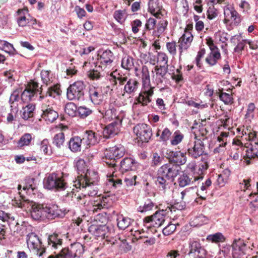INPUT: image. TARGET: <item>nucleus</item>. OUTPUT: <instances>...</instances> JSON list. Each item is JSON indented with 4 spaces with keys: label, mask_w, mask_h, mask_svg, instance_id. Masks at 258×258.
Returning <instances> with one entry per match:
<instances>
[{
    "label": "nucleus",
    "mask_w": 258,
    "mask_h": 258,
    "mask_svg": "<svg viewBox=\"0 0 258 258\" xmlns=\"http://www.w3.org/2000/svg\"><path fill=\"white\" fill-rule=\"evenodd\" d=\"M23 11L19 10L18 13L19 16L17 18V23L20 27H24L28 25L29 23V18H27L25 16L21 15Z\"/></svg>",
    "instance_id": "nucleus-60"
},
{
    "label": "nucleus",
    "mask_w": 258,
    "mask_h": 258,
    "mask_svg": "<svg viewBox=\"0 0 258 258\" xmlns=\"http://www.w3.org/2000/svg\"><path fill=\"white\" fill-rule=\"evenodd\" d=\"M153 87L151 86L150 80H142V89L139 96L136 99L134 105L141 104L146 106L151 101V97L153 94Z\"/></svg>",
    "instance_id": "nucleus-9"
},
{
    "label": "nucleus",
    "mask_w": 258,
    "mask_h": 258,
    "mask_svg": "<svg viewBox=\"0 0 258 258\" xmlns=\"http://www.w3.org/2000/svg\"><path fill=\"white\" fill-rule=\"evenodd\" d=\"M134 133L142 142H148L152 136V129L145 123H139L134 127Z\"/></svg>",
    "instance_id": "nucleus-12"
},
{
    "label": "nucleus",
    "mask_w": 258,
    "mask_h": 258,
    "mask_svg": "<svg viewBox=\"0 0 258 258\" xmlns=\"http://www.w3.org/2000/svg\"><path fill=\"white\" fill-rule=\"evenodd\" d=\"M189 250L188 254L190 257H197L199 256L205 257L206 251L203 248L199 241H191L189 244Z\"/></svg>",
    "instance_id": "nucleus-20"
},
{
    "label": "nucleus",
    "mask_w": 258,
    "mask_h": 258,
    "mask_svg": "<svg viewBox=\"0 0 258 258\" xmlns=\"http://www.w3.org/2000/svg\"><path fill=\"white\" fill-rule=\"evenodd\" d=\"M208 168V164L205 160H201L198 163L197 166V170L196 171L197 175L195 176V180L202 179L203 178V174Z\"/></svg>",
    "instance_id": "nucleus-37"
},
{
    "label": "nucleus",
    "mask_w": 258,
    "mask_h": 258,
    "mask_svg": "<svg viewBox=\"0 0 258 258\" xmlns=\"http://www.w3.org/2000/svg\"><path fill=\"white\" fill-rule=\"evenodd\" d=\"M204 144L200 139H196L194 147L190 149L188 148L187 151L190 155L194 158H197L201 156L204 152Z\"/></svg>",
    "instance_id": "nucleus-26"
},
{
    "label": "nucleus",
    "mask_w": 258,
    "mask_h": 258,
    "mask_svg": "<svg viewBox=\"0 0 258 258\" xmlns=\"http://www.w3.org/2000/svg\"><path fill=\"white\" fill-rule=\"evenodd\" d=\"M99 135L92 130L86 131L83 136V144L86 146L94 145L99 141Z\"/></svg>",
    "instance_id": "nucleus-22"
},
{
    "label": "nucleus",
    "mask_w": 258,
    "mask_h": 258,
    "mask_svg": "<svg viewBox=\"0 0 258 258\" xmlns=\"http://www.w3.org/2000/svg\"><path fill=\"white\" fill-rule=\"evenodd\" d=\"M31 206V216L36 220H43L47 218L53 220L56 218H62L68 214L70 210L67 208L59 209L58 206L52 203H31L29 200H24L20 203L21 208L28 207Z\"/></svg>",
    "instance_id": "nucleus-1"
},
{
    "label": "nucleus",
    "mask_w": 258,
    "mask_h": 258,
    "mask_svg": "<svg viewBox=\"0 0 258 258\" xmlns=\"http://www.w3.org/2000/svg\"><path fill=\"white\" fill-rule=\"evenodd\" d=\"M113 59V53L109 50H106L100 55L99 61L101 66H99L98 67L101 68L104 67V69L107 67L110 68Z\"/></svg>",
    "instance_id": "nucleus-24"
},
{
    "label": "nucleus",
    "mask_w": 258,
    "mask_h": 258,
    "mask_svg": "<svg viewBox=\"0 0 258 258\" xmlns=\"http://www.w3.org/2000/svg\"><path fill=\"white\" fill-rule=\"evenodd\" d=\"M89 98L91 102L95 105L102 103L104 96L101 88L91 86L89 89Z\"/></svg>",
    "instance_id": "nucleus-17"
},
{
    "label": "nucleus",
    "mask_w": 258,
    "mask_h": 258,
    "mask_svg": "<svg viewBox=\"0 0 258 258\" xmlns=\"http://www.w3.org/2000/svg\"><path fill=\"white\" fill-rule=\"evenodd\" d=\"M155 71L156 72V82L157 84H159L162 82V79L164 78L167 72V66H156Z\"/></svg>",
    "instance_id": "nucleus-42"
},
{
    "label": "nucleus",
    "mask_w": 258,
    "mask_h": 258,
    "mask_svg": "<svg viewBox=\"0 0 258 258\" xmlns=\"http://www.w3.org/2000/svg\"><path fill=\"white\" fill-rule=\"evenodd\" d=\"M41 108L42 111L41 117L46 121L52 123L58 118V114L57 112L49 105L43 103L42 104Z\"/></svg>",
    "instance_id": "nucleus-19"
},
{
    "label": "nucleus",
    "mask_w": 258,
    "mask_h": 258,
    "mask_svg": "<svg viewBox=\"0 0 258 258\" xmlns=\"http://www.w3.org/2000/svg\"><path fill=\"white\" fill-rule=\"evenodd\" d=\"M164 159V157L162 155H159L157 153L153 154L152 160L151 162L152 166H157L160 165Z\"/></svg>",
    "instance_id": "nucleus-57"
},
{
    "label": "nucleus",
    "mask_w": 258,
    "mask_h": 258,
    "mask_svg": "<svg viewBox=\"0 0 258 258\" xmlns=\"http://www.w3.org/2000/svg\"><path fill=\"white\" fill-rule=\"evenodd\" d=\"M158 22L156 30L153 32V35L155 36L160 37L166 29L168 22L166 20L159 19Z\"/></svg>",
    "instance_id": "nucleus-44"
},
{
    "label": "nucleus",
    "mask_w": 258,
    "mask_h": 258,
    "mask_svg": "<svg viewBox=\"0 0 258 258\" xmlns=\"http://www.w3.org/2000/svg\"><path fill=\"white\" fill-rule=\"evenodd\" d=\"M227 35V33L221 31H218L215 33L214 37L216 41L224 43L228 40Z\"/></svg>",
    "instance_id": "nucleus-64"
},
{
    "label": "nucleus",
    "mask_w": 258,
    "mask_h": 258,
    "mask_svg": "<svg viewBox=\"0 0 258 258\" xmlns=\"http://www.w3.org/2000/svg\"><path fill=\"white\" fill-rule=\"evenodd\" d=\"M35 109V105L32 103H29L25 107H23L21 110L22 118L25 120H28L29 118L33 117Z\"/></svg>",
    "instance_id": "nucleus-39"
},
{
    "label": "nucleus",
    "mask_w": 258,
    "mask_h": 258,
    "mask_svg": "<svg viewBox=\"0 0 258 258\" xmlns=\"http://www.w3.org/2000/svg\"><path fill=\"white\" fill-rule=\"evenodd\" d=\"M42 92V86L39 87V83L33 80L29 83L23 91L21 89V100L24 103H28L34 100L38 93L40 95Z\"/></svg>",
    "instance_id": "nucleus-8"
},
{
    "label": "nucleus",
    "mask_w": 258,
    "mask_h": 258,
    "mask_svg": "<svg viewBox=\"0 0 258 258\" xmlns=\"http://www.w3.org/2000/svg\"><path fill=\"white\" fill-rule=\"evenodd\" d=\"M27 247L30 251H33L37 255L40 256L45 252L42 247V242L39 237L34 233H30L27 236Z\"/></svg>",
    "instance_id": "nucleus-11"
},
{
    "label": "nucleus",
    "mask_w": 258,
    "mask_h": 258,
    "mask_svg": "<svg viewBox=\"0 0 258 258\" xmlns=\"http://www.w3.org/2000/svg\"><path fill=\"white\" fill-rule=\"evenodd\" d=\"M78 108L74 103L69 102L66 104L64 111L69 116L74 117L77 114Z\"/></svg>",
    "instance_id": "nucleus-50"
},
{
    "label": "nucleus",
    "mask_w": 258,
    "mask_h": 258,
    "mask_svg": "<svg viewBox=\"0 0 258 258\" xmlns=\"http://www.w3.org/2000/svg\"><path fill=\"white\" fill-rule=\"evenodd\" d=\"M85 87L83 81H78L74 82L67 89V98L70 100H84Z\"/></svg>",
    "instance_id": "nucleus-6"
},
{
    "label": "nucleus",
    "mask_w": 258,
    "mask_h": 258,
    "mask_svg": "<svg viewBox=\"0 0 258 258\" xmlns=\"http://www.w3.org/2000/svg\"><path fill=\"white\" fill-rule=\"evenodd\" d=\"M219 98L225 104H231L233 103V99L231 94L221 92L219 95Z\"/></svg>",
    "instance_id": "nucleus-56"
},
{
    "label": "nucleus",
    "mask_w": 258,
    "mask_h": 258,
    "mask_svg": "<svg viewBox=\"0 0 258 258\" xmlns=\"http://www.w3.org/2000/svg\"><path fill=\"white\" fill-rule=\"evenodd\" d=\"M207 240L213 243H218L223 242L225 240V237L221 233L217 232L208 235Z\"/></svg>",
    "instance_id": "nucleus-54"
},
{
    "label": "nucleus",
    "mask_w": 258,
    "mask_h": 258,
    "mask_svg": "<svg viewBox=\"0 0 258 258\" xmlns=\"http://www.w3.org/2000/svg\"><path fill=\"white\" fill-rule=\"evenodd\" d=\"M166 214V211L160 210L157 211L151 216L145 217L144 219V221L146 223H150V226L159 227L165 221Z\"/></svg>",
    "instance_id": "nucleus-16"
},
{
    "label": "nucleus",
    "mask_w": 258,
    "mask_h": 258,
    "mask_svg": "<svg viewBox=\"0 0 258 258\" xmlns=\"http://www.w3.org/2000/svg\"><path fill=\"white\" fill-rule=\"evenodd\" d=\"M119 86L124 85L123 95L125 93L131 95L138 89L139 83L135 79L128 78L126 75L118 79Z\"/></svg>",
    "instance_id": "nucleus-13"
},
{
    "label": "nucleus",
    "mask_w": 258,
    "mask_h": 258,
    "mask_svg": "<svg viewBox=\"0 0 258 258\" xmlns=\"http://www.w3.org/2000/svg\"><path fill=\"white\" fill-rule=\"evenodd\" d=\"M243 143L238 139H234L232 143L230 157L234 160H238Z\"/></svg>",
    "instance_id": "nucleus-31"
},
{
    "label": "nucleus",
    "mask_w": 258,
    "mask_h": 258,
    "mask_svg": "<svg viewBox=\"0 0 258 258\" xmlns=\"http://www.w3.org/2000/svg\"><path fill=\"white\" fill-rule=\"evenodd\" d=\"M0 48L10 54H14L16 52L13 44L4 40H0Z\"/></svg>",
    "instance_id": "nucleus-49"
},
{
    "label": "nucleus",
    "mask_w": 258,
    "mask_h": 258,
    "mask_svg": "<svg viewBox=\"0 0 258 258\" xmlns=\"http://www.w3.org/2000/svg\"><path fill=\"white\" fill-rule=\"evenodd\" d=\"M84 251V246L80 242H75L71 244L70 247H65L61 249V253L63 254V258L79 257Z\"/></svg>",
    "instance_id": "nucleus-14"
},
{
    "label": "nucleus",
    "mask_w": 258,
    "mask_h": 258,
    "mask_svg": "<svg viewBox=\"0 0 258 258\" xmlns=\"http://www.w3.org/2000/svg\"><path fill=\"white\" fill-rule=\"evenodd\" d=\"M35 179L34 178L28 177L25 179V185L23 186L24 190H29L31 189L32 191H34L35 189L34 184Z\"/></svg>",
    "instance_id": "nucleus-62"
},
{
    "label": "nucleus",
    "mask_w": 258,
    "mask_h": 258,
    "mask_svg": "<svg viewBox=\"0 0 258 258\" xmlns=\"http://www.w3.org/2000/svg\"><path fill=\"white\" fill-rule=\"evenodd\" d=\"M229 134V133L228 132H222L220 134L217 139V141L219 143L218 147H217L214 149V152L215 153H219L224 150L225 147L227 144V140Z\"/></svg>",
    "instance_id": "nucleus-34"
},
{
    "label": "nucleus",
    "mask_w": 258,
    "mask_h": 258,
    "mask_svg": "<svg viewBox=\"0 0 258 258\" xmlns=\"http://www.w3.org/2000/svg\"><path fill=\"white\" fill-rule=\"evenodd\" d=\"M48 246L53 249H56L61 246L62 244V235L56 232L48 235L47 237Z\"/></svg>",
    "instance_id": "nucleus-25"
},
{
    "label": "nucleus",
    "mask_w": 258,
    "mask_h": 258,
    "mask_svg": "<svg viewBox=\"0 0 258 258\" xmlns=\"http://www.w3.org/2000/svg\"><path fill=\"white\" fill-rule=\"evenodd\" d=\"M83 139L79 136L71 138L69 142V148L73 152H80L81 150V145Z\"/></svg>",
    "instance_id": "nucleus-35"
},
{
    "label": "nucleus",
    "mask_w": 258,
    "mask_h": 258,
    "mask_svg": "<svg viewBox=\"0 0 258 258\" xmlns=\"http://www.w3.org/2000/svg\"><path fill=\"white\" fill-rule=\"evenodd\" d=\"M137 178V175L132 173L117 174L113 172L112 174L107 179V184L111 186L112 188L116 189L121 186L122 184V181L123 180L125 185L130 188L138 183Z\"/></svg>",
    "instance_id": "nucleus-4"
},
{
    "label": "nucleus",
    "mask_w": 258,
    "mask_h": 258,
    "mask_svg": "<svg viewBox=\"0 0 258 258\" xmlns=\"http://www.w3.org/2000/svg\"><path fill=\"white\" fill-rule=\"evenodd\" d=\"M32 135L29 133L24 134L18 142V146L22 147L25 146H28L32 141Z\"/></svg>",
    "instance_id": "nucleus-51"
},
{
    "label": "nucleus",
    "mask_w": 258,
    "mask_h": 258,
    "mask_svg": "<svg viewBox=\"0 0 258 258\" xmlns=\"http://www.w3.org/2000/svg\"><path fill=\"white\" fill-rule=\"evenodd\" d=\"M117 221L118 227L120 229L124 230L131 225L133 220L128 217L120 215L118 216Z\"/></svg>",
    "instance_id": "nucleus-45"
},
{
    "label": "nucleus",
    "mask_w": 258,
    "mask_h": 258,
    "mask_svg": "<svg viewBox=\"0 0 258 258\" xmlns=\"http://www.w3.org/2000/svg\"><path fill=\"white\" fill-rule=\"evenodd\" d=\"M212 185V180L210 178L206 179L205 182L202 183L200 188L198 190V195L199 198L202 200L206 199L207 190Z\"/></svg>",
    "instance_id": "nucleus-41"
},
{
    "label": "nucleus",
    "mask_w": 258,
    "mask_h": 258,
    "mask_svg": "<svg viewBox=\"0 0 258 258\" xmlns=\"http://www.w3.org/2000/svg\"><path fill=\"white\" fill-rule=\"evenodd\" d=\"M10 108V112L8 114L7 117V121L8 123H12L13 121L16 120L19 111V108L12 107Z\"/></svg>",
    "instance_id": "nucleus-58"
},
{
    "label": "nucleus",
    "mask_w": 258,
    "mask_h": 258,
    "mask_svg": "<svg viewBox=\"0 0 258 258\" xmlns=\"http://www.w3.org/2000/svg\"><path fill=\"white\" fill-rule=\"evenodd\" d=\"M166 158L168 159L169 164H165L158 170V176L155 181L156 184L162 189L166 188V186L169 182H174V178L177 175V152L167 150Z\"/></svg>",
    "instance_id": "nucleus-2"
},
{
    "label": "nucleus",
    "mask_w": 258,
    "mask_h": 258,
    "mask_svg": "<svg viewBox=\"0 0 258 258\" xmlns=\"http://www.w3.org/2000/svg\"><path fill=\"white\" fill-rule=\"evenodd\" d=\"M191 181V178L187 175L186 173L182 172V174L180 175L178 178L179 185L181 187H184L187 184H189Z\"/></svg>",
    "instance_id": "nucleus-61"
},
{
    "label": "nucleus",
    "mask_w": 258,
    "mask_h": 258,
    "mask_svg": "<svg viewBox=\"0 0 258 258\" xmlns=\"http://www.w3.org/2000/svg\"><path fill=\"white\" fill-rule=\"evenodd\" d=\"M162 6L159 4V0H150L148 3V9L151 13L156 18L161 19Z\"/></svg>",
    "instance_id": "nucleus-30"
},
{
    "label": "nucleus",
    "mask_w": 258,
    "mask_h": 258,
    "mask_svg": "<svg viewBox=\"0 0 258 258\" xmlns=\"http://www.w3.org/2000/svg\"><path fill=\"white\" fill-rule=\"evenodd\" d=\"M192 35L188 31H184V33L178 40L179 46L181 49H186L192 40Z\"/></svg>",
    "instance_id": "nucleus-32"
},
{
    "label": "nucleus",
    "mask_w": 258,
    "mask_h": 258,
    "mask_svg": "<svg viewBox=\"0 0 258 258\" xmlns=\"http://www.w3.org/2000/svg\"><path fill=\"white\" fill-rule=\"evenodd\" d=\"M93 112V111L86 106H80L78 108L77 113L82 119H85Z\"/></svg>",
    "instance_id": "nucleus-52"
},
{
    "label": "nucleus",
    "mask_w": 258,
    "mask_h": 258,
    "mask_svg": "<svg viewBox=\"0 0 258 258\" xmlns=\"http://www.w3.org/2000/svg\"><path fill=\"white\" fill-rule=\"evenodd\" d=\"M168 57L163 52H158L157 56V62L159 66H167Z\"/></svg>",
    "instance_id": "nucleus-59"
},
{
    "label": "nucleus",
    "mask_w": 258,
    "mask_h": 258,
    "mask_svg": "<svg viewBox=\"0 0 258 258\" xmlns=\"http://www.w3.org/2000/svg\"><path fill=\"white\" fill-rule=\"evenodd\" d=\"M67 183L62 172H53L46 175L43 180L44 187L50 190H63Z\"/></svg>",
    "instance_id": "nucleus-5"
},
{
    "label": "nucleus",
    "mask_w": 258,
    "mask_h": 258,
    "mask_svg": "<svg viewBox=\"0 0 258 258\" xmlns=\"http://www.w3.org/2000/svg\"><path fill=\"white\" fill-rule=\"evenodd\" d=\"M108 231V227L106 225H97L92 224L89 227V231L96 237L104 238Z\"/></svg>",
    "instance_id": "nucleus-28"
},
{
    "label": "nucleus",
    "mask_w": 258,
    "mask_h": 258,
    "mask_svg": "<svg viewBox=\"0 0 258 258\" xmlns=\"http://www.w3.org/2000/svg\"><path fill=\"white\" fill-rule=\"evenodd\" d=\"M109 198L107 197H97L96 199L94 201L92 204V210L94 212H97L98 210L104 208H107L109 206L108 204Z\"/></svg>",
    "instance_id": "nucleus-27"
},
{
    "label": "nucleus",
    "mask_w": 258,
    "mask_h": 258,
    "mask_svg": "<svg viewBox=\"0 0 258 258\" xmlns=\"http://www.w3.org/2000/svg\"><path fill=\"white\" fill-rule=\"evenodd\" d=\"M221 53L219 49L212 50L207 55L205 61L209 66H214L221 59Z\"/></svg>",
    "instance_id": "nucleus-33"
},
{
    "label": "nucleus",
    "mask_w": 258,
    "mask_h": 258,
    "mask_svg": "<svg viewBox=\"0 0 258 258\" xmlns=\"http://www.w3.org/2000/svg\"><path fill=\"white\" fill-rule=\"evenodd\" d=\"M28 223L24 221H16L13 220L9 223V227L11 232L14 233L15 235L16 234H19L23 235L26 233Z\"/></svg>",
    "instance_id": "nucleus-21"
},
{
    "label": "nucleus",
    "mask_w": 258,
    "mask_h": 258,
    "mask_svg": "<svg viewBox=\"0 0 258 258\" xmlns=\"http://www.w3.org/2000/svg\"><path fill=\"white\" fill-rule=\"evenodd\" d=\"M121 66L122 68L130 70L134 66L133 58L127 55H124L122 58Z\"/></svg>",
    "instance_id": "nucleus-48"
},
{
    "label": "nucleus",
    "mask_w": 258,
    "mask_h": 258,
    "mask_svg": "<svg viewBox=\"0 0 258 258\" xmlns=\"http://www.w3.org/2000/svg\"><path fill=\"white\" fill-rule=\"evenodd\" d=\"M61 91L59 87L57 85H54L48 89L45 95L41 93L39 97L38 100L41 101L47 96L54 98L57 96H59L61 94Z\"/></svg>",
    "instance_id": "nucleus-36"
},
{
    "label": "nucleus",
    "mask_w": 258,
    "mask_h": 258,
    "mask_svg": "<svg viewBox=\"0 0 258 258\" xmlns=\"http://www.w3.org/2000/svg\"><path fill=\"white\" fill-rule=\"evenodd\" d=\"M127 14L125 10H118L113 13V17L115 20L120 24H123L127 17Z\"/></svg>",
    "instance_id": "nucleus-46"
},
{
    "label": "nucleus",
    "mask_w": 258,
    "mask_h": 258,
    "mask_svg": "<svg viewBox=\"0 0 258 258\" xmlns=\"http://www.w3.org/2000/svg\"><path fill=\"white\" fill-rule=\"evenodd\" d=\"M98 181V174L95 172H87L83 176L74 181L73 186L83 191L79 199L86 197H93L98 194V188L95 186Z\"/></svg>",
    "instance_id": "nucleus-3"
},
{
    "label": "nucleus",
    "mask_w": 258,
    "mask_h": 258,
    "mask_svg": "<svg viewBox=\"0 0 258 258\" xmlns=\"http://www.w3.org/2000/svg\"><path fill=\"white\" fill-rule=\"evenodd\" d=\"M120 173L123 171L127 172L130 170H136L138 166V162L131 157H125L122 159L120 163Z\"/></svg>",
    "instance_id": "nucleus-23"
},
{
    "label": "nucleus",
    "mask_w": 258,
    "mask_h": 258,
    "mask_svg": "<svg viewBox=\"0 0 258 258\" xmlns=\"http://www.w3.org/2000/svg\"><path fill=\"white\" fill-rule=\"evenodd\" d=\"M76 168L79 172V173L82 172L81 175L78 176V179L80 177L83 176L87 172H91L87 169L86 162L85 160L82 159H79L77 161L76 163Z\"/></svg>",
    "instance_id": "nucleus-47"
},
{
    "label": "nucleus",
    "mask_w": 258,
    "mask_h": 258,
    "mask_svg": "<svg viewBox=\"0 0 258 258\" xmlns=\"http://www.w3.org/2000/svg\"><path fill=\"white\" fill-rule=\"evenodd\" d=\"M237 131L241 134V140L240 141L242 142L244 141H249L256 137L255 132L249 126H243L241 127H238L237 128Z\"/></svg>",
    "instance_id": "nucleus-29"
},
{
    "label": "nucleus",
    "mask_w": 258,
    "mask_h": 258,
    "mask_svg": "<svg viewBox=\"0 0 258 258\" xmlns=\"http://www.w3.org/2000/svg\"><path fill=\"white\" fill-rule=\"evenodd\" d=\"M64 142V135L62 132L59 133L54 135L52 143L57 148H60Z\"/></svg>",
    "instance_id": "nucleus-55"
},
{
    "label": "nucleus",
    "mask_w": 258,
    "mask_h": 258,
    "mask_svg": "<svg viewBox=\"0 0 258 258\" xmlns=\"http://www.w3.org/2000/svg\"><path fill=\"white\" fill-rule=\"evenodd\" d=\"M154 203L149 199L147 200L143 206L138 208V211L141 213H145L152 210L155 207Z\"/></svg>",
    "instance_id": "nucleus-53"
},
{
    "label": "nucleus",
    "mask_w": 258,
    "mask_h": 258,
    "mask_svg": "<svg viewBox=\"0 0 258 258\" xmlns=\"http://www.w3.org/2000/svg\"><path fill=\"white\" fill-rule=\"evenodd\" d=\"M21 100V89L15 90L11 94L9 99L10 107L19 108V101Z\"/></svg>",
    "instance_id": "nucleus-38"
},
{
    "label": "nucleus",
    "mask_w": 258,
    "mask_h": 258,
    "mask_svg": "<svg viewBox=\"0 0 258 258\" xmlns=\"http://www.w3.org/2000/svg\"><path fill=\"white\" fill-rule=\"evenodd\" d=\"M207 13L208 19L213 20L218 16V11L214 6L212 5L209 7Z\"/></svg>",
    "instance_id": "nucleus-63"
},
{
    "label": "nucleus",
    "mask_w": 258,
    "mask_h": 258,
    "mask_svg": "<svg viewBox=\"0 0 258 258\" xmlns=\"http://www.w3.org/2000/svg\"><path fill=\"white\" fill-rule=\"evenodd\" d=\"M252 248L247 246L241 239H234L232 244L233 258H243L244 255L250 254Z\"/></svg>",
    "instance_id": "nucleus-10"
},
{
    "label": "nucleus",
    "mask_w": 258,
    "mask_h": 258,
    "mask_svg": "<svg viewBox=\"0 0 258 258\" xmlns=\"http://www.w3.org/2000/svg\"><path fill=\"white\" fill-rule=\"evenodd\" d=\"M125 149L121 145H116L106 149L105 152V162L110 167L116 166V160L122 157L125 154Z\"/></svg>",
    "instance_id": "nucleus-7"
},
{
    "label": "nucleus",
    "mask_w": 258,
    "mask_h": 258,
    "mask_svg": "<svg viewBox=\"0 0 258 258\" xmlns=\"http://www.w3.org/2000/svg\"><path fill=\"white\" fill-rule=\"evenodd\" d=\"M121 122V116H120L119 117V120H115L105 126L103 131L104 137L108 139L117 135L119 132Z\"/></svg>",
    "instance_id": "nucleus-18"
},
{
    "label": "nucleus",
    "mask_w": 258,
    "mask_h": 258,
    "mask_svg": "<svg viewBox=\"0 0 258 258\" xmlns=\"http://www.w3.org/2000/svg\"><path fill=\"white\" fill-rule=\"evenodd\" d=\"M230 173L228 169H224L221 173L217 175L216 184L220 187L224 186L228 180Z\"/></svg>",
    "instance_id": "nucleus-40"
},
{
    "label": "nucleus",
    "mask_w": 258,
    "mask_h": 258,
    "mask_svg": "<svg viewBox=\"0 0 258 258\" xmlns=\"http://www.w3.org/2000/svg\"><path fill=\"white\" fill-rule=\"evenodd\" d=\"M105 115L108 118H110L112 119H114L115 120H119V117L121 116L122 120L124 116V113H121L113 107L110 106L109 109L105 111Z\"/></svg>",
    "instance_id": "nucleus-43"
},
{
    "label": "nucleus",
    "mask_w": 258,
    "mask_h": 258,
    "mask_svg": "<svg viewBox=\"0 0 258 258\" xmlns=\"http://www.w3.org/2000/svg\"><path fill=\"white\" fill-rule=\"evenodd\" d=\"M224 23L228 24L231 21L235 24H239L241 22V16L235 10L232 6L227 5L224 8Z\"/></svg>",
    "instance_id": "nucleus-15"
}]
</instances>
